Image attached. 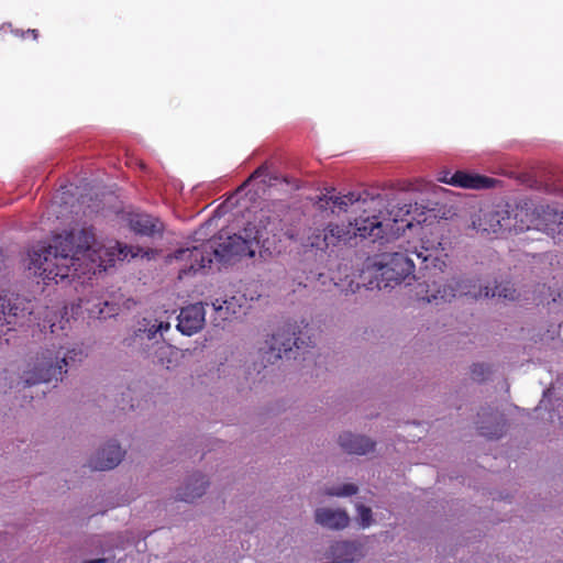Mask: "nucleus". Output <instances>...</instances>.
Returning <instances> with one entry per match:
<instances>
[{
  "label": "nucleus",
  "mask_w": 563,
  "mask_h": 563,
  "mask_svg": "<svg viewBox=\"0 0 563 563\" xmlns=\"http://www.w3.org/2000/svg\"><path fill=\"white\" fill-rule=\"evenodd\" d=\"M539 220L544 223L542 228H536L537 231H541L551 235L559 243H563V212L558 211L550 205H537Z\"/></svg>",
  "instance_id": "obj_11"
},
{
  "label": "nucleus",
  "mask_w": 563,
  "mask_h": 563,
  "mask_svg": "<svg viewBox=\"0 0 563 563\" xmlns=\"http://www.w3.org/2000/svg\"><path fill=\"white\" fill-rule=\"evenodd\" d=\"M374 266V277L378 289L394 287L405 282L415 269L412 260L402 252L384 253Z\"/></svg>",
  "instance_id": "obj_5"
},
{
  "label": "nucleus",
  "mask_w": 563,
  "mask_h": 563,
  "mask_svg": "<svg viewBox=\"0 0 563 563\" xmlns=\"http://www.w3.org/2000/svg\"><path fill=\"white\" fill-rule=\"evenodd\" d=\"M492 297H499L507 300H515L517 298L516 296V289L510 283H500L495 286V288L492 291Z\"/></svg>",
  "instance_id": "obj_22"
},
{
  "label": "nucleus",
  "mask_w": 563,
  "mask_h": 563,
  "mask_svg": "<svg viewBox=\"0 0 563 563\" xmlns=\"http://www.w3.org/2000/svg\"><path fill=\"white\" fill-rule=\"evenodd\" d=\"M417 256L419 258H422V262L427 263L431 260L432 253H430V251L428 249H426V254L420 252V253H417Z\"/></svg>",
  "instance_id": "obj_27"
},
{
  "label": "nucleus",
  "mask_w": 563,
  "mask_h": 563,
  "mask_svg": "<svg viewBox=\"0 0 563 563\" xmlns=\"http://www.w3.org/2000/svg\"><path fill=\"white\" fill-rule=\"evenodd\" d=\"M399 201L394 192H375L363 190L351 191L335 197L333 206L346 211L352 207L353 212L360 213L350 223L354 228V235L362 239H371L373 242L387 238L388 234H400L412 227L413 218L410 217L412 205Z\"/></svg>",
  "instance_id": "obj_2"
},
{
  "label": "nucleus",
  "mask_w": 563,
  "mask_h": 563,
  "mask_svg": "<svg viewBox=\"0 0 563 563\" xmlns=\"http://www.w3.org/2000/svg\"><path fill=\"white\" fill-rule=\"evenodd\" d=\"M308 341H309V343H307V344H306L307 346H309V345H310V343H311V338H308Z\"/></svg>",
  "instance_id": "obj_34"
},
{
  "label": "nucleus",
  "mask_w": 563,
  "mask_h": 563,
  "mask_svg": "<svg viewBox=\"0 0 563 563\" xmlns=\"http://www.w3.org/2000/svg\"><path fill=\"white\" fill-rule=\"evenodd\" d=\"M350 233L349 228L332 222L322 227H311L302 241V247L305 251L324 256L328 251L333 252L334 247L346 242Z\"/></svg>",
  "instance_id": "obj_6"
},
{
  "label": "nucleus",
  "mask_w": 563,
  "mask_h": 563,
  "mask_svg": "<svg viewBox=\"0 0 563 563\" xmlns=\"http://www.w3.org/2000/svg\"><path fill=\"white\" fill-rule=\"evenodd\" d=\"M26 33H27V34H30V35H32V37H33L34 40H36V38L38 37V31H37V30H35V29H29V30L26 31Z\"/></svg>",
  "instance_id": "obj_30"
},
{
  "label": "nucleus",
  "mask_w": 563,
  "mask_h": 563,
  "mask_svg": "<svg viewBox=\"0 0 563 563\" xmlns=\"http://www.w3.org/2000/svg\"><path fill=\"white\" fill-rule=\"evenodd\" d=\"M287 213L288 210L284 206L274 210H262L258 224L247 223L246 231L254 233L252 239H255L256 245L267 242L271 235L279 240L282 236L294 239L292 229L285 221Z\"/></svg>",
  "instance_id": "obj_7"
},
{
  "label": "nucleus",
  "mask_w": 563,
  "mask_h": 563,
  "mask_svg": "<svg viewBox=\"0 0 563 563\" xmlns=\"http://www.w3.org/2000/svg\"><path fill=\"white\" fill-rule=\"evenodd\" d=\"M212 306L221 320H228L232 316L238 314L242 308V306L238 303L235 297L225 299L222 302H220L219 299H217L216 302L212 303Z\"/></svg>",
  "instance_id": "obj_20"
},
{
  "label": "nucleus",
  "mask_w": 563,
  "mask_h": 563,
  "mask_svg": "<svg viewBox=\"0 0 563 563\" xmlns=\"http://www.w3.org/2000/svg\"><path fill=\"white\" fill-rule=\"evenodd\" d=\"M152 249L131 246L114 241L108 245L97 243L92 228L74 229L55 235L48 244L38 243L30 252L29 269L45 284L66 278L80 279L112 267L117 261L129 257H148Z\"/></svg>",
  "instance_id": "obj_1"
},
{
  "label": "nucleus",
  "mask_w": 563,
  "mask_h": 563,
  "mask_svg": "<svg viewBox=\"0 0 563 563\" xmlns=\"http://www.w3.org/2000/svg\"><path fill=\"white\" fill-rule=\"evenodd\" d=\"M509 205L488 211L478 219V229L487 233L509 234Z\"/></svg>",
  "instance_id": "obj_13"
},
{
  "label": "nucleus",
  "mask_w": 563,
  "mask_h": 563,
  "mask_svg": "<svg viewBox=\"0 0 563 563\" xmlns=\"http://www.w3.org/2000/svg\"><path fill=\"white\" fill-rule=\"evenodd\" d=\"M301 332L296 333L295 327L291 324H285L279 328L275 333L266 340L267 350L264 352V357L267 362L274 363L275 361L283 357V354L287 355L292 351V347L300 350L306 344L301 339Z\"/></svg>",
  "instance_id": "obj_8"
},
{
  "label": "nucleus",
  "mask_w": 563,
  "mask_h": 563,
  "mask_svg": "<svg viewBox=\"0 0 563 563\" xmlns=\"http://www.w3.org/2000/svg\"><path fill=\"white\" fill-rule=\"evenodd\" d=\"M168 347L165 346L164 344H161L157 349V352H159L161 354H163Z\"/></svg>",
  "instance_id": "obj_32"
},
{
  "label": "nucleus",
  "mask_w": 563,
  "mask_h": 563,
  "mask_svg": "<svg viewBox=\"0 0 563 563\" xmlns=\"http://www.w3.org/2000/svg\"><path fill=\"white\" fill-rule=\"evenodd\" d=\"M208 484V481H206L202 474H195L189 478L186 485L179 489L177 498L186 503H191L205 494Z\"/></svg>",
  "instance_id": "obj_19"
},
{
  "label": "nucleus",
  "mask_w": 563,
  "mask_h": 563,
  "mask_svg": "<svg viewBox=\"0 0 563 563\" xmlns=\"http://www.w3.org/2000/svg\"><path fill=\"white\" fill-rule=\"evenodd\" d=\"M47 323H49V329L52 333H55L56 323L53 321V318L47 319Z\"/></svg>",
  "instance_id": "obj_31"
},
{
  "label": "nucleus",
  "mask_w": 563,
  "mask_h": 563,
  "mask_svg": "<svg viewBox=\"0 0 563 563\" xmlns=\"http://www.w3.org/2000/svg\"><path fill=\"white\" fill-rule=\"evenodd\" d=\"M485 296L488 297L489 296V289L488 287H485Z\"/></svg>",
  "instance_id": "obj_33"
},
{
  "label": "nucleus",
  "mask_w": 563,
  "mask_h": 563,
  "mask_svg": "<svg viewBox=\"0 0 563 563\" xmlns=\"http://www.w3.org/2000/svg\"><path fill=\"white\" fill-rule=\"evenodd\" d=\"M254 233L246 231V227L242 233L228 236L222 243L214 246L208 242L192 249H180L174 254L175 260L186 262L179 269V278H184L190 274H195L206 268L212 263V256L220 262H230L234 256H254L256 245Z\"/></svg>",
  "instance_id": "obj_3"
},
{
  "label": "nucleus",
  "mask_w": 563,
  "mask_h": 563,
  "mask_svg": "<svg viewBox=\"0 0 563 563\" xmlns=\"http://www.w3.org/2000/svg\"><path fill=\"white\" fill-rule=\"evenodd\" d=\"M128 225L137 235L154 236L162 234L163 223L151 214L141 212H131L128 214Z\"/></svg>",
  "instance_id": "obj_16"
},
{
  "label": "nucleus",
  "mask_w": 563,
  "mask_h": 563,
  "mask_svg": "<svg viewBox=\"0 0 563 563\" xmlns=\"http://www.w3.org/2000/svg\"><path fill=\"white\" fill-rule=\"evenodd\" d=\"M205 316L206 311L201 302L184 307L178 316L177 329L186 335H191L202 329Z\"/></svg>",
  "instance_id": "obj_12"
},
{
  "label": "nucleus",
  "mask_w": 563,
  "mask_h": 563,
  "mask_svg": "<svg viewBox=\"0 0 563 563\" xmlns=\"http://www.w3.org/2000/svg\"><path fill=\"white\" fill-rule=\"evenodd\" d=\"M537 210V205L531 201H525L521 205L515 207L509 206V234H519L528 230H536V228H542L544 225Z\"/></svg>",
  "instance_id": "obj_10"
},
{
  "label": "nucleus",
  "mask_w": 563,
  "mask_h": 563,
  "mask_svg": "<svg viewBox=\"0 0 563 563\" xmlns=\"http://www.w3.org/2000/svg\"><path fill=\"white\" fill-rule=\"evenodd\" d=\"M81 563H108L107 559H96V560H87Z\"/></svg>",
  "instance_id": "obj_29"
},
{
  "label": "nucleus",
  "mask_w": 563,
  "mask_h": 563,
  "mask_svg": "<svg viewBox=\"0 0 563 563\" xmlns=\"http://www.w3.org/2000/svg\"><path fill=\"white\" fill-rule=\"evenodd\" d=\"M357 493V486L354 484H343L336 488H331L327 490V495L329 496H352Z\"/></svg>",
  "instance_id": "obj_23"
},
{
  "label": "nucleus",
  "mask_w": 563,
  "mask_h": 563,
  "mask_svg": "<svg viewBox=\"0 0 563 563\" xmlns=\"http://www.w3.org/2000/svg\"><path fill=\"white\" fill-rule=\"evenodd\" d=\"M4 327V310L3 307L0 306V331Z\"/></svg>",
  "instance_id": "obj_28"
},
{
  "label": "nucleus",
  "mask_w": 563,
  "mask_h": 563,
  "mask_svg": "<svg viewBox=\"0 0 563 563\" xmlns=\"http://www.w3.org/2000/svg\"><path fill=\"white\" fill-rule=\"evenodd\" d=\"M475 288L476 286L472 280L452 278L438 287L435 286V283H433V288L427 290L428 295L426 298L428 302L435 303H439V301H451L456 296H471L476 298L482 295V289L476 291Z\"/></svg>",
  "instance_id": "obj_9"
},
{
  "label": "nucleus",
  "mask_w": 563,
  "mask_h": 563,
  "mask_svg": "<svg viewBox=\"0 0 563 563\" xmlns=\"http://www.w3.org/2000/svg\"><path fill=\"white\" fill-rule=\"evenodd\" d=\"M124 451L117 442H109L90 459L89 467L93 471L112 470L120 464Z\"/></svg>",
  "instance_id": "obj_15"
},
{
  "label": "nucleus",
  "mask_w": 563,
  "mask_h": 563,
  "mask_svg": "<svg viewBox=\"0 0 563 563\" xmlns=\"http://www.w3.org/2000/svg\"><path fill=\"white\" fill-rule=\"evenodd\" d=\"M490 374L489 366L485 364H474L471 371L472 378L476 382H483Z\"/></svg>",
  "instance_id": "obj_24"
},
{
  "label": "nucleus",
  "mask_w": 563,
  "mask_h": 563,
  "mask_svg": "<svg viewBox=\"0 0 563 563\" xmlns=\"http://www.w3.org/2000/svg\"><path fill=\"white\" fill-rule=\"evenodd\" d=\"M268 172V167L266 165H262L260 166L258 168H256L252 174L251 176L249 177V181L253 180V179H256V178H260L264 175H266Z\"/></svg>",
  "instance_id": "obj_26"
},
{
  "label": "nucleus",
  "mask_w": 563,
  "mask_h": 563,
  "mask_svg": "<svg viewBox=\"0 0 563 563\" xmlns=\"http://www.w3.org/2000/svg\"><path fill=\"white\" fill-rule=\"evenodd\" d=\"M316 521L325 528L340 530L349 526L350 518L341 509L319 508L316 510Z\"/></svg>",
  "instance_id": "obj_17"
},
{
  "label": "nucleus",
  "mask_w": 563,
  "mask_h": 563,
  "mask_svg": "<svg viewBox=\"0 0 563 563\" xmlns=\"http://www.w3.org/2000/svg\"><path fill=\"white\" fill-rule=\"evenodd\" d=\"M53 349H46L36 357L33 369L24 375L26 386L40 383H49L62 378L67 373V368L80 363L86 354L81 346L75 345L67 347L59 344H52Z\"/></svg>",
  "instance_id": "obj_4"
},
{
  "label": "nucleus",
  "mask_w": 563,
  "mask_h": 563,
  "mask_svg": "<svg viewBox=\"0 0 563 563\" xmlns=\"http://www.w3.org/2000/svg\"><path fill=\"white\" fill-rule=\"evenodd\" d=\"M442 183L452 185L454 187L484 189L494 187L496 180L490 177L482 176L478 174H471L463 170H457L449 177V174L440 178Z\"/></svg>",
  "instance_id": "obj_14"
},
{
  "label": "nucleus",
  "mask_w": 563,
  "mask_h": 563,
  "mask_svg": "<svg viewBox=\"0 0 563 563\" xmlns=\"http://www.w3.org/2000/svg\"><path fill=\"white\" fill-rule=\"evenodd\" d=\"M505 422H496L492 427L485 426L484 422L478 423V430L482 435L488 439H499L505 433Z\"/></svg>",
  "instance_id": "obj_21"
},
{
  "label": "nucleus",
  "mask_w": 563,
  "mask_h": 563,
  "mask_svg": "<svg viewBox=\"0 0 563 563\" xmlns=\"http://www.w3.org/2000/svg\"><path fill=\"white\" fill-rule=\"evenodd\" d=\"M360 525L363 528H367L372 523V510L368 507L361 505L358 507Z\"/></svg>",
  "instance_id": "obj_25"
},
{
  "label": "nucleus",
  "mask_w": 563,
  "mask_h": 563,
  "mask_svg": "<svg viewBox=\"0 0 563 563\" xmlns=\"http://www.w3.org/2000/svg\"><path fill=\"white\" fill-rule=\"evenodd\" d=\"M341 448L350 454L363 455L374 449L375 443L364 435L344 432L339 437Z\"/></svg>",
  "instance_id": "obj_18"
}]
</instances>
